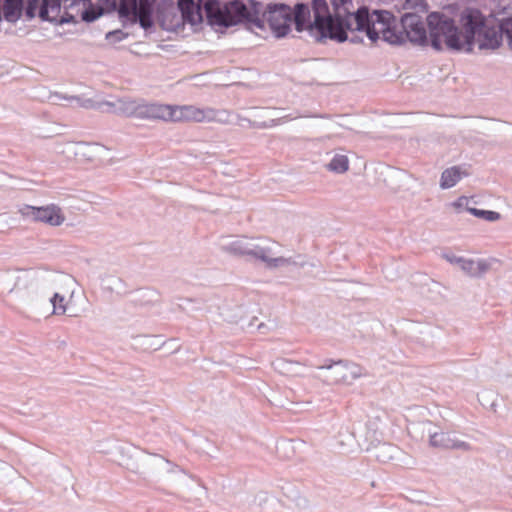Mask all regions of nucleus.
Returning a JSON list of instances; mask_svg holds the SVG:
<instances>
[{"mask_svg":"<svg viewBox=\"0 0 512 512\" xmlns=\"http://www.w3.org/2000/svg\"><path fill=\"white\" fill-rule=\"evenodd\" d=\"M468 203V199L464 196L458 198L454 203L453 205L457 208H461L464 206V204H467Z\"/></svg>","mask_w":512,"mask_h":512,"instance_id":"79ce46f5","label":"nucleus"},{"mask_svg":"<svg viewBox=\"0 0 512 512\" xmlns=\"http://www.w3.org/2000/svg\"><path fill=\"white\" fill-rule=\"evenodd\" d=\"M350 20L353 18L356 22L357 31H364L370 26H374L373 22V13H370V10L367 6H360L355 12L349 13Z\"/></svg>","mask_w":512,"mask_h":512,"instance_id":"6ab92c4d","label":"nucleus"},{"mask_svg":"<svg viewBox=\"0 0 512 512\" xmlns=\"http://www.w3.org/2000/svg\"><path fill=\"white\" fill-rule=\"evenodd\" d=\"M128 36V33L123 32L121 29L109 31L105 38L111 43H118L124 40Z\"/></svg>","mask_w":512,"mask_h":512,"instance_id":"58836bf2","label":"nucleus"},{"mask_svg":"<svg viewBox=\"0 0 512 512\" xmlns=\"http://www.w3.org/2000/svg\"><path fill=\"white\" fill-rule=\"evenodd\" d=\"M315 30L313 38L317 43H325L327 39L343 43L348 40L347 32L352 30V21L345 16H331Z\"/></svg>","mask_w":512,"mask_h":512,"instance_id":"20e7f679","label":"nucleus"},{"mask_svg":"<svg viewBox=\"0 0 512 512\" xmlns=\"http://www.w3.org/2000/svg\"><path fill=\"white\" fill-rule=\"evenodd\" d=\"M500 28L503 36L507 39L510 50H512V15L500 19Z\"/></svg>","mask_w":512,"mask_h":512,"instance_id":"7c9ffc66","label":"nucleus"},{"mask_svg":"<svg viewBox=\"0 0 512 512\" xmlns=\"http://www.w3.org/2000/svg\"><path fill=\"white\" fill-rule=\"evenodd\" d=\"M477 37L479 39V49L495 50L499 48L503 41V33L500 28V22L498 23V29L494 25H489L487 22L485 24V28L479 32Z\"/></svg>","mask_w":512,"mask_h":512,"instance_id":"2eb2a0df","label":"nucleus"},{"mask_svg":"<svg viewBox=\"0 0 512 512\" xmlns=\"http://www.w3.org/2000/svg\"><path fill=\"white\" fill-rule=\"evenodd\" d=\"M290 23L295 24V29L298 32L307 30L311 37H313L316 30L313 28V21H311V9L308 4L297 2L293 8L290 7Z\"/></svg>","mask_w":512,"mask_h":512,"instance_id":"4468645a","label":"nucleus"},{"mask_svg":"<svg viewBox=\"0 0 512 512\" xmlns=\"http://www.w3.org/2000/svg\"><path fill=\"white\" fill-rule=\"evenodd\" d=\"M456 263L460 265L461 269L465 271L470 276H477V272H475V268H477L476 262L471 259L465 258H455Z\"/></svg>","mask_w":512,"mask_h":512,"instance_id":"f704fd0d","label":"nucleus"},{"mask_svg":"<svg viewBox=\"0 0 512 512\" xmlns=\"http://www.w3.org/2000/svg\"><path fill=\"white\" fill-rule=\"evenodd\" d=\"M64 296L60 293H54L50 298V303L53 306V314L62 315L66 312V306L64 305Z\"/></svg>","mask_w":512,"mask_h":512,"instance_id":"473e14b6","label":"nucleus"},{"mask_svg":"<svg viewBox=\"0 0 512 512\" xmlns=\"http://www.w3.org/2000/svg\"><path fill=\"white\" fill-rule=\"evenodd\" d=\"M31 287H36L37 288V283H34V282H31Z\"/></svg>","mask_w":512,"mask_h":512,"instance_id":"de8ad7c7","label":"nucleus"},{"mask_svg":"<svg viewBox=\"0 0 512 512\" xmlns=\"http://www.w3.org/2000/svg\"><path fill=\"white\" fill-rule=\"evenodd\" d=\"M157 0H121L119 20L126 27L128 24H139L145 31L154 26Z\"/></svg>","mask_w":512,"mask_h":512,"instance_id":"7ed1b4c3","label":"nucleus"},{"mask_svg":"<svg viewBox=\"0 0 512 512\" xmlns=\"http://www.w3.org/2000/svg\"><path fill=\"white\" fill-rule=\"evenodd\" d=\"M178 5L173 0H160L156 6V17L160 26L167 31H177L183 27Z\"/></svg>","mask_w":512,"mask_h":512,"instance_id":"f8f14e48","label":"nucleus"},{"mask_svg":"<svg viewBox=\"0 0 512 512\" xmlns=\"http://www.w3.org/2000/svg\"><path fill=\"white\" fill-rule=\"evenodd\" d=\"M98 5L104 11V14L117 12L119 15L121 0H98Z\"/></svg>","mask_w":512,"mask_h":512,"instance_id":"72a5a7b5","label":"nucleus"},{"mask_svg":"<svg viewBox=\"0 0 512 512\" xmlns=\"http://www.w3.org/2000/svg\"><path fill=\"white\" fill-rule=\"evenodd\" d=\"M455 258H458L457 256H452V257H449L447 256V260L451 263H456V259Z\"/></svg>","mask_w":512,"mask_h":512,"instance_id":"c03bdc74","label":"nucleus"},{"mask_svg":"<svg viewBox=\"0 0 512 512\" xmlns=\"http://www.w3.org/2000/svg\"><path fill=\"white\" fill-rule=\"evenodd\" d=\"M21 215L33 222H42L50 226H60L65 221L61 209L55 204L46 206L24 205L20 209Z\"/></svg>","mask_w":512,"mask_h":512,"instance_id":"9d476101","label":"nucleus"},{"mask_svg":"<svg viewBox=\"0 0 512 512\" xmlns=\"http://www.w3.org/2000/svg\"><path fill=\"white\" fill-rule=\"evenodd\" d=\"M81 12V20L86 23H92L104 15L100 6H95L91 0L86 1Z\"/></svg>","mask_w":512,"mask_h":512,"instance_id":"b1692460","label":"nucleus"},{"mask_svg":"<svg viewBox=\"0 0 512 512\" xmlns=\"http://www.w3.org/2000/svg\"><path fill=\"white\" fill-rule=\"evenodd\" d=\"M23 0H3L2 16L9 23H16L23 15Z\"/></svg>","mask_w":512,"mask_h":512,"instance_id":"f3484780","label":"nucleus"},{"mask_svg":"<svg viewBox=\"0 0 512 512\" xmlns=\"http://www.w3.org/2000/svg\"><path fill=\"white\" fill-rule=\"evenodd\" d=\"M452 434L448 432L429 431V444L435 448L448 449Z\"/></svg>","mask_w":512,"mask_h":512,"instance_id":"393cba45","label":"nucleus"},{"mask_svg":"<svg viewBox=\"0 0 512 512\" xmlns=\"http://www.w3.org/2000/svg\"><path fill=\"white\" fill-rule=\"evenodd\" d=\"M223 249L236 256H249L261 260L269 269L282 266L297 265L292 258L275 257L272 248L267 245H259L247 238L237 239L223 246Z\"/></svg>","mask_w":512,"mask_h":512,"instance_id":"f03ea898","label":"nucleus"},{"mask_svg":"<svg viewBox=\"0 0 512 512\" xmlns=\"http://www.w3.org/2000/svg\"><path fill=\"white\" fill-rule=\"evenodd\" d=\"M2 5H3V0H0V22L3 20V16H2Z\"/></svg>","mask_w":512,"mask_h":512,"instance_id":"a18cd8bd","label":"nucleus"},{"mask_svg":"<svg viewBox=\"0 0 512 512\" xmlns=\"http://www.w3.org/2000/svg\"><path fill=\"white\" fill-rule=\"evenodd\" d=\"M347 41H350L351 43L353 44H359V43H362L363 42V38L360 37V36H357V35H353L352 37H348V40Z\"/></svg>","mask_w":512,"mask_h":512,"instance_id":"37998d69","label":"nucleus"},{"mask_svg":"<svg viewBox=\"0 0 512 512\" xmlns=\"http://www.w3.org/2000/svg\"><path fill=\"white\" fill-rule=\"evenodd\" d=\"M205 16L212 27L230 28L237 25L233 21L229 4L222 5L220 0H206Z\"/></svg>","mask_w":512,"mask_h":512,"instance_id":"9b49d317","label":"nucleus"},{"mask_svg":"<svg viewBox=\"0 0 512 512\" xmlns=\"http://www.w3.org/2000/svg\"><path fill=\"white\" fill-rule=\"evenodd\" d=\"M466 211L472 214L473 216L484 219L488 222H494L501 218L500 213L492 210H484V209H478L474 207H466Z\"/></svg>","mask_w":512,"mask_h":512,"instance_id":"cd10ccee","label":"nucleus"},{"mask_svg":"<svg viewBox=\"0 0 512 512\" xmlns=\"http://www.w3.org/2000/svg\"><path fill=\"white\" fill-rule=\"evenodd\" d=\"M395 449L396 448L394 446H392V445L382 444L381 446L378 447V450H379V452H382L383 455L378 453V454H376V457L380 461L385 462L386 460L393 458V455L391 454V451H394Z\"/></svg>","mask_w":512,"mask_h":512,"instance_id":"4c0bfd02","label":"nucleus"},{"mask_svg":"<svg viewBox=\"0 0 512 512\" xmlns=\"http://www.w3.org/2000/svg\"><path fill=\"white\" fill-rule=\"evenodd\" d=\"M233 21L264 29L265 21L260 16L261 3L256 0H233L229 3Z\"/></svg>","mask_w":512,"mask_h":512,"instance_id":"423d86ee","label":"nucleus"},{"mask_svg":"<svg viewBox=\"0 0 512 512\" xmlns=\"http://www.w3.org/2000/svg\"><path fill=\"white\" fill-rule=\"evenodd\" d=\"M206 0H178L177 5L183 25L201 24L204 20Z\"/></svg>","mask_w":512,"mask_h":512,"instance_id":"ddd939ff","label":"nucleus"},{"mask_svg":"<svg viewBox=\"0 0 512 512\" xmlns=\"http://www.w3.org/2000/svg\"><path fill=\"white\" fill-rule=\"evenodd\" d=\"M320 370H327L325 382L328 384H337L340 382H349L361 376V368L357 364L339 359L337 361L326 359L324 363L316 366Z\"/></svg>","mask_w":512,"mask_h":512,"instance_id":"39448f33","label":"nucleus"},{"mask_svg":"<svg viewBox=\"0 0 512 512\" xmlns=\"http://www.w3.org/2000/svg\"><path fill=\"white\" fill-rule=\"evenodd\" d=\"M290 6L285 3H269L263 13L272 33L276 38H283L291 31Z\"/></svg>","mask_w":512,"mask_h":512,"instance_id":"0eeeda50","label":"nucleus"},{"mask_svg":"<svg viewBox=\"0 0 512 512\" xmlns=\"http://www.w3.org/2000/svg\"><path fill=\"white\" fill-rule=\"evenodd\" d=\"M124 112L128 117L141 120H163L168 121L169 105L158 103H137L128 102Z\"/></svg>","mask_w":512,"mask_h":512,"instance_id":"1a4fd4ad","label":"nucleus"},{"mask_svg":"<svg viewBox=\"0 0 512 512\" xmlns=\"http://www.w3.org/2000/svg\"><path fill=\"white\" fill-rule=\"evenodd\" d=\"M477 268H475V272H477L476 277L482 276L489 269V264L484 260H479L476 262Z\"/></svg>","mask_w":512,"mask_h":512,"instance_id":"a19ab883","label":"nucleus"},{"mask_svg":"<svg viewBox=\"0 0 512 512\" xmlns=\"http://www.w3.org/2000/svg\"><path fill=\"white\" fill-rule=\"evenodd\" d=\"M50 23L55 25L76 24L77 19L75 15L69 13L68 11H65V13L62 16H53V19Z\"/></svg>","mask_w":512,"mask_h":512,"instance_id":"c9c22d12","label":"nucleus"},{"mask_svg":"<svg viewBox=\"0 0 512 512\" xmlns=\"http://www.w3.org/2000/svg\"><path fill=\"white\" fill-rule=\"evenodd\" d=\"M158 292L151 288H142L133 293L131 302L135 306L147 307L157 301Z\"/></svg>","mask_w":512,"mask_h":512,"instance_id":"4be33fe9","label":"nucleus"},{"mask_svg":"<svg viewBox=\"0 0 512 512\" xmlns=\"http://www.w3.org/2000/svg\"><path fill=\"white\" fill-rule=\"evenodd\" d=\"M426 23L430 31L431 47L435 51H443V38L449 50L472 52L476 37L485 28L487 18L479 9L465 7L459 17L461 28L452 17L440 11L430 12Z\"/></svg>","mask_w":512,"mask_h":512,"instance_id":"f257e3e1","label":"nucleus"},{"mask_svg":"<svg viewBox=\"0 0 512 512\" xmlns=\"http://www.w3.org/2000/svg\"><path fill=\"white\" fill-rule=\"evenodd\" d=\"M400 24L409 42L419 46H431L430 35L421 15L415 12H406L400 17ZM430 33V31L428 30Z\"/></svg>","mask_w":512,"mask_h":512,"instance_id":"6e6552de","label":"nucleus"},{"mask_svg":"<svg viewBox=\"0 0 512 512\" xmlns=\"http://www.w3.org/2000/svg\"><path fill=\"white\" fill-rule=\"evenodd\" d=\"M373 22L375 24H381L382 27H390L395 24L394 15L386 10H374L373 11Z\"/></svg>","mask_w":512,"mask_h":512,"instance_id":"bb28decb","label":"nucleus"},{"mask_svg":"<svg viewBox=\"0 0 512 512\" xmlns=\"http://www.w3.org/2000/svg\"><path fill=\"white\" fill-rule=\"evenodd\" d=\"M448 449L468 452L472 449V447L468 442L462 441V440L456 438L454 435H452Z\"/></svg>","mask_w":512,"mask_h":512,"instance_id":"e433bc0d","label":"nucleus"},{"mask_svg":"<svg viewBox=\"0 0 512 512\" xmlns=\"http://www.w3.org/2000/svg\"><path fill=\"white\" fill-rule=\"evenodd\" d=\"M468 173L461 171L459 166H452L445 169L441 173L440 187L442 189H449L454 187L463 176H467Z\"/></svg>","mask_w":512,"mask_h":512,"instance_id":"aec40b11","label":"nucleus"},{"mask_svg":"<svg viewBox=\"0 0 512 512\" xmlns=\"http://www.w3.org/2000/svg\"><path fill=\"white\" fill-rule=\"evenodd\" d=\"M63 5L62 0H41L38 17L43 22H51L53 16H58Z\"/></svg>","mask_w":512,"mask_h":512,"instance_id":"a211bd4d","label":"nucleus"},{"mask_svg":"<svg viewBox=\"0 0 512 512\" xmlns=\"http://www.w3.org/2000/svg\"><path fill=\"white\" fill-rule=\"evenodd\" d=\"M24 9L23 13L28 21L34 19L39 11L41 0H23Z\"/></svg>","mask_w":512,"mask_h":512,"instance_id":"c85d7f7f","label":"nucleus"},{"mask_svg":"<svg viewBox=\"0 0 512 512\" xmlns=\"http://www.w3.org/2000/svg\"><path fill=\"white\" fill-rule=\"evenodd\" d=\"M168 121H196L201 122L205 118L202 110L194 106H172L169 105Z\"/></svg>","mask_w":512,"mask_h":512,"instance_id":"dca6fc26","label":"nucleus"},{"mask_svg":"<svg viewBox=\"0 0 512 512\" xmlns=\"http://www.w3.org/2000/svg\"><path fill=\"white\" fill-rule=\"evenodd\" d=\"M403 9L405 10H414L413 12H427L428 3L426 0H405L403 3Z\"/></svg>","mask_w":512,"mask_h":512,"instance_id":"c756f323","label":"nucleus"},{"mask_svg":"<svg viewBox=\"0 0 512 512\" xmlns=\"http://www.w3.org/2000/svg\"><path fill=\"white\" fill-rule=\"evenodd\" d=\"M263 326H264V324L260 323V324L257 325V328L260 330Z\"/></svg>","mask_w":512,"mask_h":512,"instance_id":"49530a36","label":"nucleus"},{"mask_svg":"<svg viewBox=\"0 0 512 512\" xmlns=\"http://www.w3.org/2000/svg\"><path fill=\"white\" fill-rule=\"evenodd\" d=\"M330 1H331V5L335 12L334 16H342L341 10H343L344 16H349V13H351L349 7L352 6V0H330Z\"/></svg>","mask_w":512,"mask_h":512,"instance_id":"2f4dec72","label":"nucleus"},{"mask_svg":"<svg viewBox=\"0 0 512 512\" xmlns=\"http://www.w3.org/2000/svg\"><path fill=\"white\" fill-rule=\"evenodd\" d=\"M363 32L366 33V36L369 38V40L373 43L377 42L380 38V32L378 31L375 26H370L369 28L365 29Z\"/></svg>","mask_w":512,"mask_h":512,"instance_id":"ea45409f","label":"nucleus"},{"mask_svg":"<svg viewBox=\"0 0 512 512\" xmlns=\"http://www.w3.org/2000/svg\"><path fill=\"white\" fill-rule=\"evenodd\" d=\"M381 33H382V39L391 45L399 46V45H403L404 43H406L408 41L403 29L398 30L396 28L395 24L390 27H382Z\"/></svg>","mask_w":512,"mask_h":512,"instance_id":"5701e85b","label":"nucleus"},{"mask_svg":"<svg viewBox=\"0 0 512 512\" xmlns=\"http://www.w3.org/2000/svg\"><path fill=\"white\" fill-rule=\"evenodd\" d=\"M327 168L339 174L346 172L349 168L348 157L346 155L336 154L327 165Z\"/></svg>","mask_w":512,"mask_h":512,"instance_id":"a878e982","label":"nucleus"},{"mask_svg":"<svg viewBox=\"0 0 512 512\" xmlns=\"http://www.w3.org/2000/svg\"><path fill=\"white\" fill-rule=\"evenodd\" d=\"M311 11L314 15L313 28H317L331 18L326 0H312Z\"/></svg>","mask_w":512,"mask_h":512,"instance_id":"412c9836","label":"nucleus"}]
</instances>
